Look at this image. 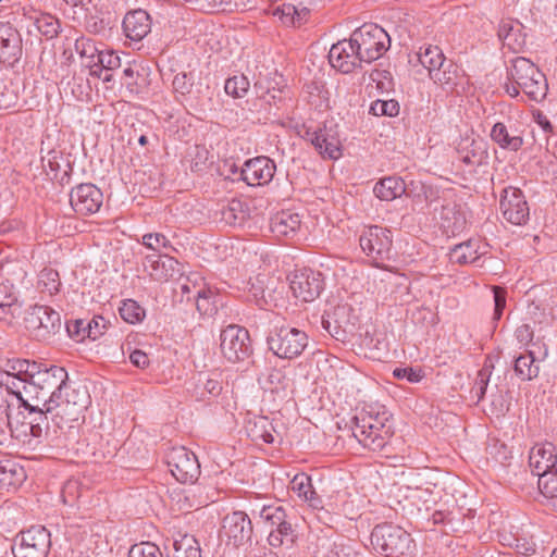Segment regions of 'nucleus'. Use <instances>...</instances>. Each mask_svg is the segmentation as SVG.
Here are the masks:
<instances>
[{
	"label": "nucleus",
	"instance_id": "obj_1",
	"mask_svg": "<svg viewBox=\"0 0 557 557\" xmlns=\"http://www.w3.org/2000/svg\"><path fill=\"white\" fill-rule=\"evenodd\" d=\"M90 403V396L85 386H74L64 382V388L51 393L48 411L55 410L53 423L59 429L64 423L77 422Z\"/></svg>",
	"mask_w": 557,
	"mask_h": 557
},
{
	"label": "nucleus",
	"instance_id": "obj_2",
	"mask_svg": "<svg viewBox=\"0 0 557 557\" xmlns=\"http://www.w3.org/2000/svg\"><path fill=\"white\" fill-rule=\"evenodd\" d=\"M373 548L386 557H413L416 544L410 533L398 525H376L371 532Z\"/></svg>",
	"mask_w": 557,
	"mask_h": 557
},
{
	"label": "nucleus",
	"instance_id": "obj_3",
	"mask_svg": "<svg viewBox=\"0 0 557 557\" xmlns=\"http://www.w3.org/2000/svg\"><path fill=\"white\" fill-rule=\"evenodd\" d=\"M508 76L531 100L540 101L546 96V77L529 59H513L508 69Z\"/></svg>",
	"mask_w": 557,
	"mask_h": 557
},
{
	"label": "nucleus",
	"instance_id": "obj_4",
	"mask_svg": "<svg viewBox=\"0 0 557 557\" xmlns=\"http://www.w3.org/2000/svg\"><path fill=\"white\" fill-rule=\"evenodd\" d=\"M356 45L357 55L362 62L371 63L381 58L387 50L389 37L387 33L375 24H364L351 34Z\"/></svg>",
	"mask_w": 557,
	"mask_h": 557
},
{
	"label": "nucleus",
	"instance_id": "obj_5",
	"mask_svg": "<svg viewBox=\"0 0 557 557\" xmlns=\"http://www.w3.org/2000/svg\"><path fill=\"white\" fill-rule=\"evenodd\" d=\"M269 349L278 358L293 359L301 355L308 345L304 331L288 325H275L267 337Z\"/></svg>",
	"mask_w": 557,
	"mask_h": 557
},
{
	"label": "nucleus",
	"instance_id": "obj_6",
	"mask_svg": "<svg viewBox=\"0 0 557 557\" xmlns=\"http://www.w3.org/2000/svg\"><path fill=\"white\" fill-rule=\"evenodd\" d=\"M391 419L392 414L385 406L380 404H371L357 412L352 417L350 424H361V428H364L366 424H376L381 433H377L376 437L374 436V440L367 442L368 449L377 451L384 448L393 435Z\"/></svg>",
	"mask_w": 557,
	"mask_h": 557
},
{
	"label": "nucleus",
	"instance_id": "obj_7",
	"mask_svg": "<svg viewBox=\"0 0 557 557\" xmlns=\"http://www.w3.org/2000/svg\"><path fill=\"white\" fill-rule=\"evenodd\" d=\"M50 547V532L44 525H32L17 535L12 552L15 557H46Z\"/></svg>",
	"mask_w": 557,
	"mask_h": 557
},
{
	"label": "nucleus",
	"instance_id": "obj_8",
	"mask_svg": "<svg viewBox=\"0 0 557 557\" xmlns=\"http://www.w3.org/2000/svg\"><path fill=\"white\" fill-rule=\"evenodd\" d=\"M25 327L38 339H46L61 329V315L48 306L29 307L23 318Z\"/></svg>",
	"mask_w": 557,
	"mask_h": 557
},
{
	"label": "nucleus",
	"instance_id": "obj_9",
	"mask_svg": "<svg viewBox=\"0 0 557 557\" xmlns=\"http://www.w3.org/2000/svg\"><path fill=\"white\" fill-rule=\"evenodd\" d=\"M359 244L362 251L377 265L391 259L392 233L385 227L367 226L359 237Z\"/></svg>",
	"mask_w": 557,
	"mask_h": 557
},
{
	"label": "nucleus",
	"instance_id": "obj_10",
	"mask_svg": "<svg viewBox=\"0 0 557 557\" xmlns=\"http://www.w3.org/2000/svg\"><path fill=\"white\" fill-rule=\"evenodd\" d=\"M221 351L231 362H238L247 359L251 351L250 336L246 329L238 325H228L222 330Z\"/></svg>",
	"mask_w": 557,
	"mask_h": 557
},
{
	"label": "nucleus",
	"instance_id": "obj_11",
	"mask_svg": "<svg viewBox=\"0 0 557 557\" xmlns=\"http://www.w3.org/2000/svg\"><path fill=\"white\" fill-rule=\"evenodd\" d=\"M166 465L172 475L181 483H194L200 475L196 455L185 447H173L166 454Z\"/></svg>",
	"mask_w": 557,
	"mask_h": 557
},
{
	"label": "nucleus",
	"instance_id": "obj_12",
	"mask_svg": "<svg viewBox=\"0 0 557 557\" xmlns=\"http://www.w3.org/2000/svg\"><path fill=\"white\" fill-rule=\"evenodd\" d=\"M27 380L33 381L42 394L49 398L52 392L64 388L67 372L62 367L32 361Z\"/></svg>",
	"mask_w": 557,
	"mask_h": 557
},
{
	"label": "nucleus",
	"instance_id": "obj_13",
	"mask_svg": "<svg viewBox=\"0 0 557 557\" xmlns=\"http://www.w3.org/2000/svg\"><path fill=\"white\" fill-rule=\"evenodd\" d=\"M435 219L447 236L460 234L467 225V219L461 206L451 198H442L434 206Z\"/></svg>",
	"mask_w": 557,
	"mask_h": 557
},
{
	"label": "nucleus",
	"instance_id": "obj_14",
	"mask_svg": "<svg viewBox=\"0 0 557 557\" xmlns=\"http://www.w3.org/2000/svg\"><path fill=\"white\" fill-rule=\"evenodd\" d=\"M293 295L304 301H313L323 290V278L320 272L304 268L294 272L290 282Z\"/></svg>",
	"mask_w": 557,
	"mask_h": 557
},
{
	"label": "nucleus",
	"instance_id": "obj_15",
	"mask_svg": "<svg viewBox=\"0 0 557 557\" xmlns=\"http://www.w3.org/2000/svg\"><path fill=\"white\" fill-rule=\"evenodd\" d=\"M221 532L228 544L239 547L251 541L253 528L246 512L234 511L224 517Z\"/></svg>",
	"mask_w": 557,
	"mask_h": 557
},
{
	"label": "nucleus",
	"instance_id": "obj_16",
	"mask_svg": "<svg viewBox=\"0 0 557 557\" xmlns=\"http://www.w3.org/2000/svg\"><path fill=\"white\" fill-rule=\"evenodd\" d=\"M499 209L504 219L513 225H522L529 220L530 210L519 188L509 186L503 190Z\"/></svg>",
	"mask_w": 557,
	"mask_h": 557
},
{
	"label": "nucleus",
	"instance_id": "obj_17",
	"mask_svg": "<svg viewBox=\"0 0 557 557\" xmlns=\"http://www.w3.org/2000/svg\"><path fill=\"white\" fill-rule=\"evenodd\" d=\"M5 391L16 398V403L23 406L24 410H32L39 408L49 401L42 392L34 384L33 381L10 379L5 376Z\"/></svg>",
	"mask_w": 557,
	"mask_h": 557
},
{
	"label": "nucleus",
	"instance_id": "obj_18",
	"mask_svg": "<svg viewBox=\"0 0 557 557\" xmlns=\"http://www.w3.org/2000/svg\"><path fill=\"white\" fill-rule=\"evenodd\" d=\"M102 191L91 183L79 184L70 193L71 207L81 215L98 212L102 206Z\"/></svg>",
	"mask_w": 557,
	"mask_h": 557
},
{
	"label": "nucleus",
	"instance_id": "obj_19",
	"mask_svg": "<svg viewBox=\"0 0 557 557\" xmlns=\"http://www.w3.org/2000/svg\"><path fill=\"white\" fill-rule=\"evenodd\" d=\"M275 170L273 160L260 156L247 160L239 170V176L249 186H263L272 181Z\"/></svg>",
	"mask_w": 557,
	"mask_h": 557
},
{
	"label": "nucleus",
	"instance_id": "obj_20",
	"mask_svg": "<svg viewBox=\"0 0 557 557\" xmlns=\"http://www.w3.org/2000/svg\"><path fill=\"white\" fill-rule=\"evenodd\" d=\"M329 61L334 69L346 74L352 72L362 63L361 58L357 55L356 45L352 42L351 36L349 39L339 40L331 47Z\"/></svg>",
	"mask_w": 557,
	"mask_h": 557
},
{
	"label": "nucleus",
	"instance_id": "obj_21",
	"mask_svg": "<svg viewBox=\"0 0 557 557\" xmlns=\"http://www.w3.org/2000/svg\"><path fill=\"white\" fill-rule=\"evenodd\" d=\"M304 138L310 141L324 158L336 160L341 157L339 139L326 126L317 129L307 128Z\"/></svg>",
	"mask_w": 557,
	"mask_h": 557
},
{
	"label": "nucleus",
	"instance_id": "obj_22",
	"mask_svg": "<svg viewBox=\"0 0 557 557\" xmlns=\"http://www.w3.org/2000/svg\"><path fill=\"white\" fill-rule=\"evenodd\" d=\"M23 45L21 34L9 23L0 24V61L14 65L22 57Z\"/></svg>",
	"mask_w": 557,
	"mask_h": 557
},
{
	"label": "nucleus",
	"instance_id": "obj_23",
	"mask_svg": "<svg viewBox=\"0 0 557 557\" xmlns=\"http://www.w3.org/2000/svg\"><path fill=\"white\" fill-rule=\"evenodd\" d=\"M145 271L156 281H169L176 274H181V264L168 253L148 255L144 260Z\"/></svg>",
	"mask_w": 557,
	"mask_h": 557
},
{
	"label": "nucleus",
	"instance_id": "obj_24",
	"mask_svg": "<svg viewBox=\"0 0 557 557\" xmlns=\"http://www.w3.org/2000/svg\"><path fill=\"white\" fill-rule=\"evenodd\" d=\"M529 466L536 476L557 467L555 446L548 442L535 444L530 451Z\"/></svg>",
	"mask_w": 557,
	"mask_h": 557
},
{
	"label": "nucleus",
	"instance_id": "obj_25",
	"mask_svg": "<svg viewBox=\"0 0 557 557\" xmlns=\"http://www.w3.org/2000/svg\"><path fill=\"white\" fill-rule=\"evenodd\" d=\"M123 30L131 40H143L151 30L150 15L141 9L128 12L123 20Z\"/></svg>",
	"mask_w": 557,
	"mask_h": 557
},
{
	"label": "nucleus",
	"instance_id": "obj_26",
	"mask_svg": "<svg viewBox=\"0 0 557 557\" xmlns=\"http://www.w3.org/2000/svg\"><path fill=\"white\" fill-rule=\"evenodd\" d=\"M459 160L469 166H479L487 157L486 143L482 138H462L457 147Z\"/></svg>",
	"mask_w": 557,
	"mask_h": 557
},
{
	"label": "nucleus",
	"instance_id": "obj_27",
	"mask_svg": "<svg viewBox=\"0 0 557 557\" xmlns=\"http://www.w3.org/2000/svg\"><path fill=\"white\" fill-rule=\"evenodd\" d=\"M497 35L503 45L513 52H519L527 44L523 26L517 21H502Z\"/></svg>",
	"mask_w": 557,
	"mask_h": 557
},
{
	"label": "nucleus",
	"instance_id": "obj_28",
	"mask_svg": "<svg viewBox=\"0 0 557 557\" xmlns=\"http://www.w3.org/2000/svg\"><path fill=\"white\" fill-rule=\"evenodd\" d=\"M485 245H481L476 239H469L455 245L448 256L451 263L467 264L475 262L480 256L486 253Z\"/></svg>",
	"mask_w": 557,
	"mask_h": 557
},
{
	"label": "nucleus",
	"instance_id": "obj_29",
	"mask_svg": "<svg viewBox=\"0 0 557 557\" xmlns=\"http://www.w3.org/2000/svg\"><path fill=\"white\" fill-rule=\"evenodd\" d=\"M289 487L299 498L307 502L313 509L323 508L322 499L314 491L311 478L308 474L304 472L297 473L292 479Z\"/></svg>",
	"mask_w": 557,
	"mask_h": 557
},
{
	"label": "nucleus",
	"instance_id": "obj_30",
	"mask_svg": "<svg viewBox=\"0 0 557 557\" xmlns=\"http://www.w3.org/2000/svg\"><path fill=\"white\" fill-rule=\"evenodd\" d=\"M300 227L298 213L281 211L270 220V230L276 237H288L294 235Z\"/></svg>",
	"mask_w": 557,
	"mask_h": 557
},
{
	"label": "nucleus",
	"instance_id": "obj_31",
	"mask_svg": "<svg viewBox=\"0 0 557 557\" xmlns=\"http://www.w3.org/2000/svg\"><path fill=\"white\" fill-rule=\"evenodd\" d=\"M28 412V422H32L29 424V431L28 435L30 434L33 437L39 438L44 434L46 436L50 433V425L48 423V416H51V420L53 421V414H55V410H49L48 411V401L44 405H39L38 409H35L34 411L27 410Z\"/></svg>",
	"mask_w": 557,
	"mask_h": 557
},
{
	"label": "nucleus",
	"instance_id": "obj_32",
	"mask_svg": "<svg viewBox=\"0 0 557 557\" xmlns=\"http://www.w3.org/2000/svg\"><path fill=\"white\" fill-rule=\"evenodd\" d=\"M13 406V404L7 406L8 426L15 437L27 436L29 424H32V422H28V413L25 414L26 410L20 404L16 408H12Z\"/></svg>",
	"mask_w": 557,
	"mask_h": 557
},
{
	"label": "nucleus",
	"instance_id": "obj_33",
	"mask_svg": "<svg viewBox=\"0 0 557 557\" xmlns=\"http://www.w3.org/2000/svg\"><path fill=\"white\" fill-rule=\"evenodd\" d=\"M406 190L405 182L400 177L388 176L379 181L374 186V194L377 198L391 201L400 197Z\"/></svg>",
	"mask_w": 557,
	"mask_h": 557
},
{
	"label": "nucleus",
	"instance_id": "obj_34",
	"mask_svg": "<svg viewBox=\"0 0 557 557\" xmlns=\"http://www.w3.org/2000/svg\"><path fill=\"white\" fill-rule=\"evenodd\" d=\"M26 474L23 467L16 462L4 459L0 460V486L16 488L25 480Z\"/></svg>",
	"mask_w": 557,
	"mask_h": 557
},
{
	"label": "nucleus",
	"instance_id": "obj_35",
	"mask_svg": "<svg viewBox=\"0 0 557 557\" xmlns=\"http://www.w3.org/2000/svg\"><path fill=\"white\" fill-rule=\"evenodd\" d=\"M491 138L503 149L511 151L519 150L523 145V138L519 134L510 133L503 123L494 124L491 131Z\"/></svg>",
	"mask_w": 557,
	"mask_h": 557
},
{
	"label": "nucleus",
	"instance_id": "obj_36",
	"mask_svg": "<svg viewBox=\"0 0 557 557\" xmlns=\"http://www.w3.org/2000/svg\"><path fill=\"white\" fill-rule=\"evenodd\" d=\"M21 313V305L13 287L8 284H0V319L10 321Z\"/></svg>",
	"mask_w": 557,
	"mask_h": 557
},
{
	"label": "nucleus",
	"instance_id": "obj_37",
	"mask_svg": "<svg viewBox=\"0 0 557 557\" xmlns=\"http://www.w3.org/2000/svg\"><path fill=\"white\" fill-rule=\"evenodd\" d=\"M172 557H201L198 541L189 534H177L172 539Z\"/></svg>",
	"mask_w": 557,
	"mask_h": 557
},
{
	"label": "nucleus",
	"instance_id": "obj_38",
	"mask_svg": "<svg viewBox=\"0 0 557 557\" xmlns=\"http://www.w3.org/2000/svg\"><path fill=\"white\" fill-rule=\"evenodd\" d=\"M513 371L522 381H531L537 377L540 364L532 351H528L515 359Z\"/></svg>",
	"mask_w": 557,
	"mask_h": 557
},
{
	"label": "nucleus",
	"instance_id": "obj_39",
	"mask_svg": "<svg viewBox=\"0 0 557 557\" xmlns=\"http://www.w3.org/2000/svg\"><path fill=\"white\" fill-rule=\"evenodd\" d=\"M32 361L27 359H9L0 371V386L5 388V376L10 379L27 380L30 372Z\"/></svg>",
	"mask_w": 557,
	"mask_h": 557
},
{
	"label": "nucleus",
	"instance_id": "obj_40",
	"mask_svg": "<svg viewBox=\"0 0 557 557\" xmlns=\"http://www.w3.org/2000/svg\"><path fill=\"white\" fill-rule=\"evenodd\" d=\"M418 60L423 67L429 72H434L436 69L443 67L448 60H446L442 49L437 46H426L418 53Z\"/></svg>",
	"mask_w": 557,
	"mask_h": 557
},
{
	"label": "nucleus",
	"instance_id": "obj_41",
	"mask_svg": "<svg viewBox=\"0 0 557 557\" xmlns=\"http://www.w3.org/2000/svg\"><path fill=\"white\" fill-rule=\"evenodd\" d=\"M247 431L252 441H262L267 444L275 442L274 428L265 417H259L253 423H249Z\"/></svg>",
	"mask_w": 557,
	"mask_h": 557
},
{
	"label": "nucleus",
	"instance_id": "obj_42",
	"mask_svg": "<svg viewBox=\"0 0 557 557\" xmlns=\"http://www.w3.org/2000/svg\"><path fill=\"white\" fill-rule=\"evenodd\" d=\"M431 79L445 91H453L457 86V70L451 61H447L443 67L436 69L430 74Z\"/></svg>",
	"mask_w": 557,
	"mask_h": 557
},
{
	"label": "nucleus",
	"instance_id": "obj_43",
	"mask_svg": "<svg viewBox=\"0 0 557 557\" xmlns=\"http://www.w3.org/2000/svg\"><path fill=\"white\" fill-rule=\"evenodd\" d=\"M295 536V530L287 517L282 524H277L270 531L268 542L272 547H281L285 544L289 546L294 543Z\"/></svg>",
	"mask_w": 557,
	"mask_h": 557
},
{
	"label": "nucleus",
	"instance_id": "obj_44",
	"mask_svg": "<svg viewBox=\"0 0 557 557\" xmlns=\"http://www.w3.org/2000/svg\"><path fill=\"white\" fill-rule=\"evenodd\" d=\"M222 389L221 383L207 373H198L195 377V394L203 399L207 396H218Z\"/></svg>",
	"mask_w": 557,
	"mask_h": 557
},
{
	"label": "nucleus",
	"instance_id": "obj_45",
	"mask_svg": "<svg viewBox=\"0 0 557 557\" xmlns=\"http://www.w3.org/2000/svg\"><path fill=\"white\" fill-rule=\"evenodd\" d=\"M61 281L57 270L45 268L38 275L37 288L40 293L50 296L57 294L60 289Z\"/></svg>",
	"mask_w": 557,
	"mask_h": 557
},
{
	"label": "nucleus",
	"instance_id": "obj_46",
	"mask_svg": "<svg viewBox=\"0 0 557 557\" xmlns=\"http://www.w3.org/2000/svg\"><path fill=\"white\" fill-rule=\"evenodd\" d=\"M260 519L270 528L275 529L277 524L288 517L285 508L280 504L264 505L259 511Z\"/></svg>",
	"mask_w": 557,
	"mask_h": 557
},
{
	"label": "nucleus",
	"instance_id": "obj_47",
	"mask_svg": "<svg viewBox=\"0 0 557 557\" xmlns=\"http://www.w3.org/2000/svg\"><path fill=\"white\" fill-rule=\"evenodd\" d=\"M121 318L131 324L140 322L145 317V310L135 300H124L119 309Z\"/></svg>",
	"mask_w": 557,
	"mask_h": 557
},
{
	"label": "nucleus",
	"instance_id": "obj_48",
	"mask_svg": "<svg viewBox=\"0 0 557 557\" xmlns=\"http://www.w3.org/2000/svg\"><path fill=\"white\" fill-rule=\"evenodd\" d=\"M211 292L199 287L195 290L193 299L196 300V308L201 315H213L218 309L213 301H211Z\"/></svg>",
	"mask_w": 557,
	"mask_h": 557
},
{
	"label": "nucleus",
	"instance_id": "obj_49",
	"mask_svg": "<svg viewBox=\"0 0 557 557\" xmlns=\"http://www.w3.org/2000/svg\"><path fill=\"white\" fill-rule=\"evenodd\" d=\"M224 89L227 95L234 98H242L249 89V81L243 74L235 75L226 79Z\"/></svg>",
	"mask_w": 557,
	"mask_h": 557
},
{
	"label": "nucleus",
	"instance_id": "obj_50",
	"mask_svg": "<svg viewBox=\"0 0 557 557\" xmlns=\"http://www.w3.org/2000/svg\"><path fill=\"white\" fill-rule=\"evenodd\" d=\"M84 491L79 481L75 479L67 480L61 493L63 503L73 506L83 496Z\"/></svg>",
	"mask_w": 557,
	"mask_h": 557
},
{
	"label": "nucleus",
	"instance_id": "obj_51",
	"mask_svg": "<svg viewBox=\"0 0 557 557\" xmlns=\"http://www.w3.org/2000/svg\"><path fill=\"white\" fill-rule=\"evenodd\" d=\"M239 200H232L222 209V219L231 225L240 224L245 220V212L242 210Z\"/></svg>",
	"mask_w": 557,
	"mask_h": 557
},
{
	"label": "nucleus",
	"instance_id": "obj_52",
	"mask_svg": "<svg viewBox=\"0 0 557 557\" xmlns=\"http://www.w3.org/2000/svg\"><path fill=\"white\" fill-rule=\"evenodd\" d=\"M370 113L376 116H396L399 113V103L394 100H376L370 107Z\"/></svg>",
	"mask_w": 557,
	"mask_h": 557
},
{
	"label": "nucleus",
	"instance_id": "obj_53",
	"mask_svg": "<svg viewBox=\"0 0 557 557\" xmlns=\"http://www.w3.org/2000/svg\"><path fill=\"white\" fill-rule=\"evenodd\" d=\"M350 429L354 437L366 448H368V442L374 440L379 431V426L376 424H366L364 428H361V424H350Z\"/></svg>",
	"mask_w": 557,
	"mask_h": 557
},
{
	"label": "nucleus",
	"instance_id": "obj_54",
	"mask_svg": "<svg viewBox=\"0 0 557 557\" xmlns=\"http://www.w3.org/2000/svg\"><path fill=\"white\" fill-rule=\"evenodd\" d=\"M128 557H163V555L154 543L140 542L129 548Z\"/></svg>",
	"mask_w": 557,
	"mask_h": 557
},
{
	"label": "nucleus",
	"instance_id": "obj_55",
	"mask_svg": "<svg viewBox=\"0 0 557 557\" xmlns=\"http://www.w3.org/2000/svg\"><path fill=\"white\" fill-rule=\"evenodd\" d=\"M143 245L153 251L172 248L170 240L161 233H149L143 236Z\"/></svg>",
	"mask_w": 557,
	"mask_h": 557
},
{
	"label": "nucleus",
	"instance_id": "obj_56",
	"mask_svg": "<svg viewBox=\"0 0 557 557\" xmlns=\"http://www.w3.org/2000/svg\"><path fill=\"white\" fill-rule=\"evenodd\" d=\"M394 377L398 380H406L409 383H418L424 377V372L421 368H396L393 371Z\"/></svg>",
	"mask_w": 557,
	"mask_h": 557
},
{
	"label": "nucleus",
	"instance_id": "obj_57",
	"mask_svg": "<svg viewBox=\"0 0 557 557\" xmlns=\"http://www.w3.org/2000/svg\"><path fill=\"white\" fill-rule=\"evenodd\" d=\"M87 320L85 319H77L74 321L66 322V332L70 337L76 339L77 342H82L85 338H88L87 336Z\"/></svg>",
	"mask_w": 557,
	"mask_h": 557
},
{
	"label": "nucleus",
	"instance_id": "obj_58",
	"mask_svg": "<svg viewBox=\"0 0 557 557\" xmlns=\"http://www.w3.org/2000/svg\"><path fill=\"white\" fill-rule=\"evenodd\" d=\"M87 324H89L86 331L87 336L92 341L102 336L108 327L107 320L101 315H95L92 319L87 320Z\"/></svg>",
	"mask_w": 557,
	"mask_h": 557
},
{
	"label": "nucleus",
	"instance_id": "obj_59",
	"mask_svg": "<svg viewBox=\"0 0 557 557\" xmlns=\"http://www.w3.org/2000/svg\"><path fill=\"white\" fill-rule=\"evenodd\" d=\"M75 51L79 54L83 59H92L94 55H97V47L95 46L94 41L88 38H78L75 41Z\"/></svg>",
	"mask_w": 557,
	"mask_h": 557
},
{
	"label": "nucleus",
	"instance_id": "obj_60",
	"mask_svg": "<svg viewBox=\"0 0 557 557\" xmlns=\"http://www.w3.org/2000/svg\"><path fill=\"white\" fill-rule=\"evenodd\" d=\"M97 62L106 71H113L121 66V58L114 51H101Z\"/></svg>",
	"mask_w": 557,
	"mask_h": 557
},
{
	"label": "nucleus",
	"instance_id": "obj_61",
	"mask_svg": "<svg viewBox=\"0 0 557 557\" xmlns=\"http://www.w3.org/2000/svg\"><path fill=\"white\" fill-rule=\"evenodd\" d=\"M494 294V320H499L506 307V290L499 286L493 287Z\"/></svg>",
	"mask_w": 557,
	"mask_h": 557
},
{
	"label": "nucleus",
	"instance_id": "obj_62",
	"mask_svg": "<svg viewBox=\"0 0 557 557\" xmlns=\"http://www.w3.org/2000/svg\"><path fill=\"white\" fill-rule=\"evenodd\" d=\"M193 87V78L190 75L186 73H178L174 76L173 79V88L176 92L181 95H186L190 91Z\"/></svg>",
	"mask_w": 557,
	"mask_h": 557
},
{
	"label": "nucleus",
	"instance_id": "obj_63",
	"mask_svg": "<svg viewBox=\"0 0 557 557\" xmlns=\"http://www.w3.org/2000/svg\"><path fill=\"white\" fill-rule=\"evenodd\" d=\"M59 22L51 18L48 22L46 18L38 21V29L46 36L52 38L59 34Z\"/></svg>",
	"mask_w": 557,
	"mask_h": 557
},
{
	"label": "nucleus",
	"instance_id": "obj_64",
	"mask_svg": "<svg viewBox=\"0 0 557 557\" xmlns=\"http://www.w3.org/2000/svg\"><path fill=\"white\" fill-rule=\"evenodd\" d=\"M515 337L521 345H528L533 339V330L529 324H521L516 329Z\"/></svg>",
	"mask_w": 557,
	"mask_h": 557
}]
</instances>
